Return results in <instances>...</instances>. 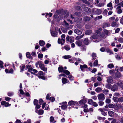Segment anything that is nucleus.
Masks as SVG:
<instances>
[{
  "label": "nucleus",
  "mask_w": 123,
  "mask_h": 123,
  "mask_svg": "<svg viewBox=\"0 0 123 123\" xmlns=\"http://www.w3.org/2000/svg\"><path fill=\"white\" fill-rule=\"evenodd\" d=\"M113 99L115 102H117L118 101L119 98L117 97H114L113 98Z\"/></svg>",
  "instance_id": "obj_38"
},
{
  "label": "nucleus",
  "mask_w": 123,
  "mask_h": 123,
  "mask_svg": "<svg viewBox=\"0 0 123 123\" xmlns=\"http://www.w3.org/2000/svg\"><path fill=\"white\" fill-rule=\"evenodd\" d=\"M92 58H93L92 59V60H94L95 59V58H96V54L95 53H93L92 54Z\"/></svg>",
  "instance_id": "obj_58"
},
{
  "label": "nucleus",
  "mask_w": 123,
  "mask_h": 123,
  "mask_svg": "<svg viewBox=\"0 0 123 123\" xmlns=\"http://www.w3.org/2000/svg\"><path fill=\"white\" fill-rule=\"evenodd\" d=\"M42 108L45 110H48L49 109V106L48 104L44 103L42 104Z\"/></svg>",
  "instance_id": "obj_8"
},
{
  "label": "nucleus",
  "mask_w": 123,
  "mask_h": 123,
  "mask_svg": "<svg viewBox=\"0 0 123 123\" xmlns=\"http://www.w3.org/2000/svg\"><path fill=\"white\" fill-rule=\"evenodd\" d=\"M105 51L108 53L110 55L113 54L112 52L109 48L106 49Z\"/></svg>",
  "instance_id": "obj_33"
},
{
  "label": "nucleus",
  "mask_w": 123,
  "mask_h": 123,
  "mask_svg": "<svg viewBox=\"0 0 123 123\" xmlns=\"http://www.w3.org/2000/svg\"><path fill=\"white\" fill-rule=\"evenodd\" d=\"M102 30V29L101 28H98L97 30L96 31V33L92 35V38L93 41L95 42H98L99 41V40L98 39V37H100L101 38L105 37V35L102 33L101 34L99 32Z\"/></svg>",
  "instance_id": "obj_1"
},
{
  "label": "nucleus",
  "mask_w": 123,
  "mask_h": 123,
  "mask_svg": "<svg viewBox=\"0 0 123 123\" xmlns=\"http://www.w3.org/2000/svg\"><path fill=\"white\" fill-rule=\"evenodd\" d=\"M62 25H63L68 30L71 29L72 28V27H70V25H69L67 23L66 21L65 20H64L63 22H62Z\"/></svg>",
  "instance_id": "obj_3"
},
{
  "label": "nucleus",
  "mask_w": 123,
  "mask_h": 123,
  "mask_svg": "<svg viewBox=\"0 0 123 123\" xmlns=\"http://www.w3.org/2000/svg\"><path fill=\"white\" fill-rule=\"evenodd\" d=\"M112 4L111 2H110L107 5V6L109 7H113L112 6Z\"/></svg>",
  "instance_id": "obj_55"
},
{
  "label": "nucleus",
  "mask_w": 123,
  "mask_h": 123,
  "mask_svg": "<svg viewBox=\"0 0 123 123\" xmlns=\"http://www.w3.org/2000/svg\"><path fill=\"white\" fill-rule=\"evenodd\" d=\"M118 101L122 102L123 101V97H121L119 98Z\"/></svg>",
  "instance_id": "obj_64"
},
{
  "label": "nucleus",
  "mask_w": 123,
  "mask_h": 123,
  "mask_svg": "<svg viewBox=\"0 0 123 123\" xmlns=\"http://www.w3.org/2000/svg\"><path fill=\"white\" fill-rule=\"evenodd\" d=\"M26 56L28 58H31V54L29 52H27L26 53Z\"/></svg>",
  "instance_id": "obj_50"
},
{
  "label": "nucleus",
  "mask_w": 123,
  "mask_h": 123,
  "mask_svg": "<svg viewBox=\"0 0 123 123\" xmlns=\"http://www.w3.org/2000/svg\"><path fill=\"white\" fill-rule=\"evenodd\" d=\"M1 105H4L6 107H7L11 105V104H9L8 102H6L5 101H2L1 102Z\"/></svg>",
  "instance_id": "obj_12"
},
{
  "label": "nucleus",
  "mask_w": 123,
  "mask_h": 123,
  "mask_svg": "<svg viewBox=\"0 0 123 123\" xmlns=\"http://www.w3.org/2000/svg\"><path fill=\"white\" fill-rule=\"evenodd\" d=\"M84 35V34H83L80 36H78L76 37L75 39L76 40H79L82 38Z\"/></svg>",
  "instance_id": "obj_28"
},
{
  "label": "nucleus",
  "mask_w": 123,
  "mask_h": 123,
  "mask_svg": "<svg viewBox=\"0 0 123 123\" xmlns=\"http://www.w3.org/2000/svg\"><path fill=\"white\" fill-rule=\"evenodd\" d=\"M70 17L72 19H74V20L75 22H79L81 19V18L80 19L79 18H78L77 17H76L74 18L72 15H70Z\"/></svg>",
  "instance_id": "obj_7"
},
{
  "label": "nucleus",
  "mask_w": 123,
  "mask_h": 123,
  "mask_svg": "<svg viewBox=\"0 0 123 123\" xmlns=\"http://www.w3.org/2000/svg\"><path fill=\"white\" fill-rule=\"evenodd\" d=\"M108 113L109 115L111 117L115 115V114L114 112L111 111H109L108 112Z\"/></svg>",
  "instance_id": "obj_26"
},
{
  "label": "nucleus",
  "mask_w": 123,
  "mask_h": 123,
  "mask_svg": "<svg viewBox=\"0 0 123 123\" xmlns=\"http://www.w3.org/2000/svg\"><path fill=\"white\" fill-rule=\"evenodd\" d=\"M43 101L42 99H40L39 100V103L37 99H35L34 101V104L36 106L35 112L37 113V109H39L41 106V105L43 103Z\"/></svg>",
  "instance_id": "obj_2"
},
{
  "label": "nucleus",
  "mask_w": 123,
  "mask_h": 123,
  "mask_svg": "<svg viewBox=\"0 0 123 123\" xmlns=\"http://www.w3.org/2000/svg\"><path fill=\"white\" fill-rule=\"evenodd\" d=\"M118 84L117 83H116L111 88L112 91H116L118 88L117 86Z\"/></svg>",
  "instance_id": "obj_10"
},
{
  "label": "nucleus",
  "mask_w": 123,
  "mask_h": 123,
  "mask_svg": "<svg viewBox=\"0 0 123 123\" xmlns=\"http://www.w3.org/2000/svg\"><path fill=\"white\" fill-rule=\"evenodd\" d=\"M93 102V101L92 99H89L88 101V103L90 105H92Z\"/></svg>",
  "instance_id": "obj_57"
},
{
  "label": "nucleus",
  "mask_w": 123,
  "mask_h": 123,
  "mask_svg": "<svg viewBox=\"0 0 123 123\" xmlns=\"http://www.w3.org/2000/svg\"><path fill=\"white\" fill-rule=\"evenodd\" d=\"M69 15V13H66L65 14L63 15V16H64V17H63L62 18H66Z\"/></svg>",
  "instance_id": "obj_52"
},
{
  "label": "nucleus",
  "mask_w": 123,
  "mask_h": 123,
  "mask_svg": "<svg viewBox=\"0 0 123 123\" xmlns=\"http://www.w3.org/2000/svg\"><path fill=\"white\" fill-rule=\"evenodd\" d=\"M112 78L111 76H109L107 78V81L108 83H111L112 81Z\"/></svg>",
  "instance_id": "obj_19"
},
{
  "label": "nucleus",
  "mask_w": 123,
  "mask_h": 123,
  "mask_svg": "<svg viewBox=\"0 0 123 123\" xmlns=\"http://www.w3.org/2000/svg\"><path fill=\"white\" fill-rule=\"evenodd\" d=\"M3 62L1 61H0V67L1 68H3L4 67L3 65Z\"/></svg>",
  "instance_id": "obj_61"
},
{
  "label": "nucleus",
  "mask_w": 123,
  "mask_h": 123,
  "mask_svg": "<svg viewBox=\"0 0 123 123\" xmlns=\"http://www.w3.org/2000/svg\"><path fill=\"white\" fill-rule=\"evenodd\" d=\"M68 78L71 81H72L74 80V77L71 74H69L68 75Z\"/></svg>",
  "instance_id": "obj_29"
},
{
  "label": "nucleus",
  "mask_w": 123,
  "mask_h": 123,
  "mask_svg": "<svg viewBox=\"0 0 123 123\" xmlns=\"http://www.w3.org/2000/svg\"><path fill=\"white\" fill-rule=\"evenodd\" d=\"M74 32L78 35H80L82 33L81 31L80 30L76 29L74 30Z\"/></svg>",
  "instance_id": "obj_17"
},
{
  "label": "nucleus",
  "mask_w": 123,
  "mask_h": 123,
  "mask_svg": "<svg viewBox=\"0 0 123 123\" xmlns=\"http://www.w3.org/2000/svg\"><path fill=\"white\" fill-rule=\"evenodd\" d=\"M106 87L107 88L109 89H110L111 88V85L110 84H107L106 85Z\"/></svg>",
  "instance_id": "obj_40"
},
{
  "label": "nucleus",
  "mask_w": 123,
  "mask_h": 123,
  "mask_svg": "<svg viewBox=\"0 0 123 123\" xmlns=\"http://www.w3.org/2000/svg\"><path fill=\"white\" fill-rule=\"evenodd\" d=\"M118 41L120 43H123V38L120 37L119 38L118 40Z\"/></svg>",
  "instance_id": "obj_59"
},
{
  "label": "nucleus",
  "mask_w": 123,
  "mask_h": 123,
  "mask_svg": "<svg viewBox=\"0 0 123 123\" xmlns=\"http://www.w3.org/2000/svg\"><path fill=\"white\" fill-rule=\"evenodd\" d=\"M62 81L63 84H65L66 83H68L69 81L67 79L65 78H63L62 79Z\"/></svg>",
  "instance_id": "obj_14"
},
{
  "label": "nucleus",
  "mask_w": 123,
  "mask_h": 123,
  "mask_svg": "<svg viewBox=\"0 0 123 123\" xmlns=\"http://www.w3.org/2000/svg\"><path fill=\"white\" fill-rule=\"evenodd\" d=\"M99 65L98 64V61L97 60H96L94 62L93 66H99Z\"/></svg>",
  "instance_id": "obj_34"
},
{
  "label": "nucleus",
  "mask_w": 123,
  "mask_h": 123,
  "mask_svg": "<svg viewBox=\"0 0 123 123\" xmlns=\"http://www.w3.org/2000/svg\"><path fill=\"white\" fill-rule=\"evenodd\" d=\"M37 113L39 115H42L43 113V111L42 110H39Z\"/></svg>",
  "instance_id": "obj_44"
},
{
  "label": "nucleus",
  "mask_w": 123,
  "mask_h": 123,
  "mask_svg": "<svg viewBox=\"0 0 123 123\" xmlns=\"http://www.w3.org/2000/svg\"><path fill=\"white\" fill-rule=\"evenodd\" d=\"M115 75L116 77L119 78L121 76V74L120 72H117L115 74Z\"/></svg>",
  "instance_id": "obj_31"
},
{
  "label": "nucleus",
  "mask_w": 123,
  "mask_h": 123,
  "mask_svg": "<svg viewBox=\"0 0 123 123\" xmlns=\"http://www.w3.org/2000/svg\"><path fill=\"white\" fill-rule=\"evenodd\" d=\"M101 12L102 11L98 9H96V13L98 15L100 14L101 13Z\"/></svg>",
  "instance_id": "obj_46"
},
{
  "label": "nucleus",
  "mask_w": 123,
  "mask_h": 123,
  "mask_svg": "<svg viewBox=\"0 0 123 123\" xmlns=\"http://www.w3.org/2000/svg\"><path fill=\"white\" fill-rule=\"evenodd\" d=\"M75 61L76 62L75 63L76 65H78V63L80 62H81V59L79 58H75Z\"/></svg>",
  "instance_id": "obj_20"
},
{
  "label": "nucleus",
  "mask_w": 123,
  "mask_h": 123,
  "mask_svg": "<svg viewBox=\"0 0 123 123\" xmlns=\"http://www.w3.org/2000/svg\"><path fill=\"white\" fill-rule=\"evenodd\" d=\"M109 91L108 90L104 89L103 90V92L105 94H107L108 93Z\"/></svg>",
  "instance_id": "obj_60"
},
{
  "label": "nucleus",
  "mask_w": 123,
  "mask_h": 123,
  "mask_svg": "<svg viewBox=\"0 0 123 123\" xmlns=\"http://www.w3.org/2000/svg\"><path fill=\"white\" fill-rule=\"evenodd\" d=\"M39 43L40 45L41 46H43L45 44V43L44 41L43 40H40L39 42Z\"/></svg>",
  "instance_id": "obj_30"
},
{
  "label": "nucleus",
  "mask_w": 123,
  "mask_h": 123,
  "mask_svg": "<svg viewBox=\"0 0 123 123\" xmlns=\"http://www.w3.org/2000/svg\"><path fill=\"white\" fill-rule=\"evenodd\" d=\"M104 104V102L102 101H100L98 102L99 105L100 106H102Z\"/></svg>",
  "instance_id": "obj_63"
},
{
  "label": "nucleus",
  "mask_w": 123,
  "mask_h": 123,
  "mask_svg": "<svg viewBox=\"0 0 123 123\" xmlns=\"http://www.w3.org/2000/svg\"><path fill=\"white\" fill-rule=\"evenodd\" d=\"M115 57L116 59L118 60H120L121 59V57L120 56V55H118V54L116 55H115Z\"/></svg>",
  "instance_id": "obj_41"
},
{
  "label": "nucleus",
  "mask_w": 123,
  "mask_h": 123,
  "mask_svg": "<svg viewBox=\"0 0 123 123\" xmlns=\"http://www.w3.org/2000/svg\"><path fill=\"white\" fill-rule=\"evenodd\" d=\"M80 1H82L83 2L86 4H87V5H89L90 4V3L89 2L87 1L86 0H80Z\"/></svg>",
  "instance_id": "obj_56"
},
{
  "label": "nucleus",
  "mask_w": 123,
  "mask_h": 123,
  "mask_svg": "<svg viewBox=\"0 0 123 123\" xmlns=\"http://www.w3.org/2000/svg\"><path fill=\"white\" fill-rule=\"evenodd\" d=\"M114 105L111 104H110L108 105V107L110 108H113L114 107Z\"/></svg>",
  "instance_id": "obj_62"
},
{
  "label": "nucleus",
  "mask_w": 123,
  "mask_h": 123,
  "mask_svg": "<svg viewBox=\"0 0 123 123\" xmlns=\"http://www.w3.org/2000/svg\"><path fill=\"white\" fill-rule=\"evenodd\" d=\"M108 11L106 9H105L104 10L103 13V14L104 16H106L107 14Z\"/></svg>",
  "instance_id": "obj_47"
},
{
  "label": "nucleus",
  "mask_w": 123,
  "mask_h": 123,
  "mask_svg": "<svg viewBox=\"0 0 123 123\" xmlns=\"http://www.w3.org/2000/svg\"><path fill=\"white\" fill-rule=\"evenodd\" d=\"M110 25L109 23H104L103 24V28H105L107 27L110 26Z\"/></svg>",
  "instance_id": "obj_23"
},
{
  "label": "nucleus",
  "mask_w": 123,
  "mask_h": 123,
  "mask_svg": "<svg viewBox=\"0 0 123 123\" xmlns=\"http://www.w3.org/2000/svg\"><path fill=\"white\" fill-rule=\"evenodd\" d=\"M40 67L42 70L45 72L47 71V68L45 66L43 63L41 65Z\"/></svg>",
  "instance_id": "obj_11"
},
{
  "label": "nucleus",
  "mask_w": 123,
  "mask_h": 123,
  "mask_svg": "<svg viewBox=\"0 0 123 123\" xmlns=\"http://www.w3.org/2000/svg\"><path fill=\"white\" fill-rule=\"evenodd\" d=\"M63 73L68 75L70 74V72L67 70H64L63 71Z\"/></svg>",
  "instance_id": "obj_45"
},
{
  "label": "nucleus",
  "mask_w": 123,
  "mask_h": 123,
  "mask_svg": "<svg viewBox=\"0 0 123 123\" xmlns=\"http://www.w3.org/2000/svg\"><path fill=\"white\" fill-rule=\"evenodd\" d=\"M102 90L101 89L100 87H97L95 89V91L97 92H99Z\"/></svg>",
  "instance_id": "obj_43"
},
{
  "label": "nucleus",
  "mask_w": 123,
  "mask_h": 123,
  "mask_svg": "<svg viewBox=\"0 0 123 123\" xmlns=\"http://www.w3.org/2000/svg\"><path fill=\"white\" fill-rule=\"evenodd\" d=\"M43 63L41 61H38L36 63L35 65L36 67H38L39 66V67Z\"/></svg>",
  "instance_id": "obj_21"
},
{
  "label": "nucleus",
  "mask_w": 123,
  "mask_h": 123,
  "mask_svg": "<svg viewBox=\"0 0 123 123\" xmlns=\"http://www.w3.org/2000/svg\"><path fill=\"white\" fill-rule=\"evenodd\" d=\"M58 43L59 44H60L61 45H63L65 43V39H60L59 38L58 40Z\"/></svg>",
  "instance_id": "obj_9"
},
{
  "label": "nucleus",
  "mask_w": 123,
  "mask_h": 123,
  "mask_svg": "<svg viewBox=\"0 0 123 123\" xmlns=\"http://www.w3.org/2000/svg\"><path fill=\"white\" fill-rule=\"evenodd\" d=\"M86 100L85 99H82L79 101V103L80 105L84 104L86 103Z\"/></svg>",
  "instance_id": "obj_24"
},
{
  "label": "nucleus",
  "mask_w": 123,
  "mask_h": 123,
  "mask_svg": "<svg viewBox=\"0 0 123 123\" xmlns=\"http://www.w3.org/2000/svg\"><path fill=\"white\" fill-rule=\"evenodd\" d=\"M119 25L115 22H113L111 23V26L113 27H117Z\"/></svg>",
  "instance_id": "obj_15"
},
{
  "label": "nucleus",
  "mask_w": 123,
  "mask_h": 123,
  "mask_svg": "<svg viewBox=\"0 0 123 123\" xmlns=\"http://www.w3.org/2000/svg\"><path fill=\"white\" fill-rule=\"evenodd\" d=\"M101 83L98 82H96L94 83V87H96L98 86H100L101 85Z\"/></svg>",
  "instance_id": "obj_37"
},
{
  "label": "nucleus",
  "mask_w": 123,
  "mask_h": 123,
  "mask_svg": "<svg viewBox=\"0 0 123 123\" xmlns=\"http://www.w3.org/2000/svg\"><path fill=\"white\" fill-rule=\"evenodd\" d=\"M104 6V4L103 3H100L97 5L98 6L102 7Z\"/></svg>",
  "instance_id": "obj_54"
},
{
  "label": "nucleus",
  "mask_w": 123,
  "mask_h": 123,
  "mask_svg": "<svg viewBox=\"0 0 123 123\" xmlns=\"http://www.w3.org/2000/svg\"><path fill=\"white\" fill-rule=\"evenodd\" d=\"M75 43L78 46L80 47L82 45V43L81 41L78 40L75 42Z\"/></svg>",
  "instance_id": "obj_13"
},
{
  "label": "nucleus",
  "mask_w": 123,
  "mask_h": 123,
  "mask_svg": "<svg viewBox=\"0 0 123 123\" xmlns=\"http://www.w3.org/2000/svg\"><path fill=\"white\" fill-rule=\"evenodd\" d=\"M107 67L108 68L111 69L114 68V66L111 63L108 65Z\"/></svg>",
  "instance_id": "obj_39"
},
{
  "label": "nucleus",
  "mask_w": 123,
  "mask_h": 123,
  "mask_svg": "<svg viewBox=\"0 0 123 123\" xmlns=\"http://www.w3.org/2000/svg\"><path fill=\"white\" fill-rule=\"evenodd\" d=\"M27 69H28V71L31 72L32 71V68L30 65H26Z\"/></svg>",
  "instance_id": "obj_16"
},
{
  "label": "nucleus",
  "mask_w": 123,
  "mask_h": 123,
  "mask_svg": "<svg viewBox=\"0 0 123 123\" xmlns=\"http://www.w3.org/2000/svg\"><path fill=\"white\" fill-rule=\"evenodd\" d=\"M83 43H84L85 45H88L89 43V42L88 39L85 38L83 41Z\"/></svg>",
  "instance_id": "obj_25"
},
{
  "label": "nucleus",
  "mask_w": 123,
  "mask_h": 123,
  "mask_svg": "<svg viewBox=\"0 0 123 123\" xmlns=\"http://www.w3.org/2000/svg\"><path fill=\"white\" fill-rule=\"evenodd\" d=\"M98 97L99 100H103L105 99L104 95L103 93L98 94Z\"/></svg>",
  "instance_id": "obj_5"
},
{
  "label": "nucleus",
  "mask_w": 123,
  "mask_h": 123,
  "mask_svg": "<svg viewBox=\"0 0 123 123\" xmlns=\"http://www.w3.org/2000/svg\"><path fill=\"white\" fill-rule=\"evenodd\" d=\"M75 61V58H73L69 59V61L70 62H71L72 63H74V61Z\"/></svg>",
  "instance_id": "obj_51"
},
{
  "label": "nucleus",
  "mask_w": 123,
  "mask_h": 123,
  "mask_svg": "<svg viewBox=\"0 0 123 123\" xmlns=\"http://www.w3.org/2000/svg\"><path fill=\"white\" fill-rule=\"evenodd\" d=\"M51 33L52 36L54 37L56 36L57 35V33L55 31L51 32Z\"/></svg>",
  "instance_id": "obj_22"
},
{
  "label": "nucleus",
  "mask_w": 123,
  "mask_h": 123,
  "mask_svg": "<svg viewBox=\"0 0 123 123\" xmlns=\"http://www.w3.org/2000/svg\"><path fill=\"white\" fill-rule=\"evenodd\" d=\"M97 119L99 120H105V118L104 117H102L99 116H98L97 117Z\"/></svg>",
  "instance_id": "obj_53"
},
{
  "label": "nucleus",
  "mask_w": 123,
  "mask_h": 123,
  "mask_svg": "<svg viewBox=\"0 0 123 123\" xmlns=\"http://www.w3.org/2000/svg\"><path fill=\"white\" fill-rule=\"evenodd\" d=\"M71 56L70 55H66L62 57L65 59H67L70 58Z\"/></svg>",
  "instance_id": "obj_48"
},
{
  "label": "nucleus",
  "mask_w": 123,
  "mask_h": 123,
  "mask_svg": "<svg viewBox=\"0 0 123 123\" xmlns=\"http://www.w3.org/2000/svg\"><path fill=\"white\" fill-rule=\"evenodd\" d=\"M58 70L59 72H63V68L62 67H59L58 68Z\"/></svg>",
  "instance_id": "obj_49"
},
{
  "label": "nucleus",
  "mask_w": 123,
  "mask_h": 123,
  "mask_svg": "<svg viewBox=\"0 0 123 123\" xmlns=\"http://www.w3.org/2000/svg\"><path fill=\"white\" fill-rule=\"evenodd\" d=\"M84 9L85 11L87 12H90L91 11V10L88 7H85L84 8Z\"/></svg>",
  "instance_id": "obj_32"
},
{
  "label": "nucleus",
  "mask_w": 123,
  "mask_h": 123,
  "mask_svg": "<svg viewBox=\"0 0 123 123\" xmlns=\"http://www.w3.org/2000/svg\"><path fill=\"white\" fill-rule=\"evenodd\" d=\"M92 32V31L91 30H88L85 32V33L86 35H90Z\"/></svg>",
  "instance_id": "obj_35"
},
{
  "label": "nucleus",
  "mask_w": 123,
  "mask_h": 123,
  "mask_svg": "<svg viewBox=\"0 0 123 123\" xmlns=\"http://www.w3.org/2000/svg\"><path fill=\"white\" fill-rule=\"evenodd\" d=\"M69 105H79L78 102L75 101L71 100L69 101L68 103Z\"/></svg>",
  "instance_id": "obj_4"
},
{
  "label": "nucleus",
  "mask_w": 123,
  "mask_h": 123,
  "mask_svg": "<svg viewBox=\"0 0 123 123\" xmlns=\"http://www.w3.org/2000/svg\"><path fill=\"white\" fill-rule=\"evenodd\" d=\"M67 30L66 28H65L63 27L61 28L62 31L63 33H66L67 32Z\"/></svg>",
  "instance_id": "obj_36"
},
{
  "label": "nucleus",
  "mask_w": 123,
  "mask_h": 123,
  "mask_svg": "<svg viewBox=\"0 0 123 123\" xmlns=\"http://www.w3.org/2000/svg\"><path fill=\"white\" fill-rule=\"evenodd\" d=\"M109 73L110 74L112 75L113 77H114L113 76V74L115 73V71L113 70H111L110 71Z\"/></svg>",
  "instance_id": "obj_42"
},
{
  "label": "nucleus",
  "mask_w": 123,
  "mask_h": 123,
  "mask_svg": "<svg viewBox=\"0 0 123 123\" xmlns=\"http://www.w3.org/2000/svg\"><path fill=\"white\" fill-rule=\"evenodd\" d=\"M62 48H64L66 50H68L70 49V47L69 45H67L62 47Z\"/></svg>",
  "instance_id": "obj_27"
},
{
  "label": "nucleus",
  "mask_w": 123,
  "mask_h": 123,
  "mask_svg": "<svg viewBox=\"0 0 123 123\" xmlns=\"http://www.w3.org/2000/svg\"><path fill=\"white\" fill-rule=\"evenodd\" d=\"M80 68L81 71H84V68H87V66L86 64L83 65H80Z\"/></svg>",
  "instance_id": "obj_18"
},
{
  "label": "nucleus",
  "mask_w": 123,
  "mask_h": 123,
  "mask_svg": "<svg viewBox=\"0 0 123 123\" xmlns=\"http://www.w3.org/2000/svg\"><path fill=\"white\" fill-rule=\"evenodd\" d=\"M67 103L66 102H65L62 103V105L61 106V107L62 109L65 110L67 107Z\"/></svg>",
  "instance_id": "obj_6"
}]
</instances>
